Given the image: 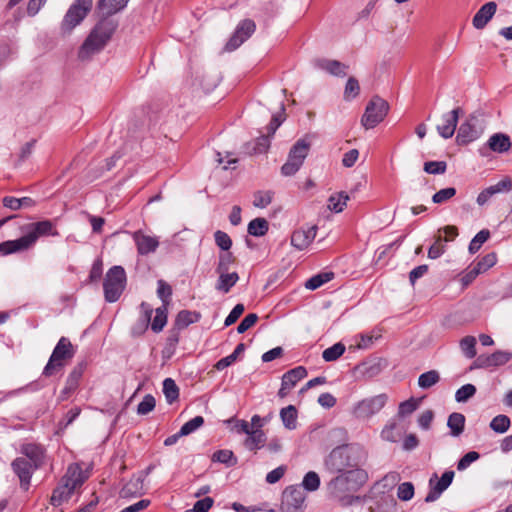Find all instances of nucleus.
Here are the masks:
<instances>
[{
  "label": "nucleus",
  "mask_w": 512,
  "mask_h": 512,
  "mask_svg": "<svg viewBox=\"0 0 512 512\" xmlns=\"http://www.w3.org/2000/svg\"><path fill=\"white\" fill-rule=\"evenodd\" d=\"M337 476L327 484V491L330 497L343 507L351 506L360 498L354 493L360 490L368 480V473L365 469H352L343 472H336Z\"/></svg>",
  "instance_id": "1"
},
{
  "label": "nucleus",
  "mask_w": 512,
  "mask_h": 512,
  "mask_svg": "<svg viewBox=\"0 0 512 512\" xmlns=\"http://www.w3.org/2000/svg\"><path fill=\"white\" fill-rule=\"evenodd\" d=\"M367 452L359 444L339 445L325 458V467L331 472H343L352 469H364Z\"/></svg>",
  "instance_id": "2"
},
{
  "label": "nucleus",
  "mask_w": 512,
  "mask_h": 512,
  "mask_svg": "<svg viewBox=\"0 0 512 512\" xmlns=\"http://www.w3.org/2000/svg\"><path fill=\"white\" fill-rule=\"evenodd\" d=\"M116 29V24L107 19L99 21L91 30L78 51L81 60L90 59L94 54L99 53L110 41Z\"/></svg>",
  "instance_id": "3"
},
{
  "label": "nucleus",
  "mask_w": 512,
  "mask_h": 512,
  "mask_svg": "<svg viewBox=\"0 0 512 512\" xmlns=\"http://www.w3.org/2000/svg\"><path fill=\"white\" fill-rule=\"evenodd\" d=\"M23 231H25V234L18 238L22 251L32 248L41 237L59 235L55 224L51 220L30 223L23 227Z\"/></svg>",
  "instance_id": "4"
},
{
  "label": "nucleus",
  "mask_w": 512,
  "mask_h": 512,
  "mask_svg": "<svg viewBox=\"0 0 512 512\" xmlns=\"http://www.w3.org/2000/svg\"><path fill=\"white\" fill-rule=\"evenodd\" d=\"M23 231H25V234L18 238L22 251L32 248L41 237L59 235L55 224L51 220L30 223L23 227Z\"/></svg>",
  "instance_id": "5"
},
{
  "label": "nucleus",
  "mask_w": 512,
  "mask_h": 512,
  "mask_svg": "<svg viewBox=\"0 0 512 512\" xmlns=\"http://www.w3.org/2000/svg\"><path fill=\"white\" fill-rule=\"evenodd\" d=\"M126 272L122 266L111 267L104 278L103 289L105 300L109 303L116 302L126 287Z\"/></svg>",
  "instance_id": "6"
},
{
  "label": "nucleus",
  "mask_w": 512,
  "mask_h": 512,
  "mask_svg": "<svg viewBox=\"0 0 512 512\" xmlns=\"http://www.w3.org/2000/svg\"><path fill=\"white\" fill-rule=\"evenodd\" d=\"M75 350L71 341L66 337H61L56 344L48 363L44 367L43 374L52 376L65 366L66 360L74 357Z\"/></svg>",
  "instance_id": "7"
},
{
  "label": "nucleus",
  "mask_w": 512,
  "mask_h": 512,
  "mask_svg": "<svg viewBox=\"0 0 512 512\" xmlns=\"http://www.w3.org/2000/svg\"><path fill=\"white\" fill-rule=\"evenodd\" d=\"M389 111V104L379 96H373L368 102L364 114L361 118V124L366 129H373L381 123Z\"/></svg>",
  "instance_id": "8"
},
{
  "label": "nucleus",
  "mask_w": 512,
  "mask_h": 512,
  "mask_svg": "<svg viewBox=\"0 0 512 512\" xmlns=\"http://www.w3.org/2000/svg\"><path fill=\"white\" fill-rule=\"evenodd\" d=\"M92 5L93 0H75L62 20V31L71 32L78 26L90 12Z\"/></svg>",
  "instance_id": "9"
},
{
  "label": "nucleus",
  "mask_w": 512,
  "mask_h": 512,
  "mask_svg": "<svg viewBox=\"0 0 512 512\" xmlns=\"http://www.w3.org/2000/svg\"><path fill=\"white\" fill-rule=\"evenodd\" d=\"M310 150V143L299 139L290 149L288 159L281 168L284 176L294 175L303 165Z\"/></svg>",
  "instance_id": "10"
},
{
  "label": "nucleus",
  "mask_w": 512,
  "mask_h": 512,
  "mask_svg": "<svg viewBox=\"0 0 512 512\" xmlns=\"http://www.w3.org/2000/svg\"><path fill=\"white\" fill-rule=\"evenodd\" d=\"M386 394H379L358 402L354 409V415L359 419H368L378 413L386 404Z\"/></svg>",
  "instance_id": "11"
},
{
  "label": "nucleus",
  "mask_w": 512,
  "mask_h": 512,
  "mask_svg": "<svg viewBox=\"0 0 512 512\" xmlns=\"http://www.w3.org/2000/svg\"><path fill=\"white\" fill-rule=\"evenodd\" d=\"M483 132L479 119L470 115L459 127L456 141L460 145H466L478 139Z\"/></svg>",
  "instance_id": "12"
},
{
  "label": "nucleus",
  "mask_w": 512,
  "mask_h": 512,
  "mask_svg": "<svg viewBox=\"0 0 512 512\" xmlns=\"http://www.w3.org/2000/svg\"><path fill=\"white\" fill-rule=\"evenodd\" d=\"M306 496L298 486L287 487L282 495V512H300L304 506Z\"/></svg>",
  "instance_id": "13"
},
{
  "label": "nucleus",
  "mask_w": 512,
  "mask_h": 512,
  "mask_svg": "<svg viewBox=\"0 0 512 512\" xmlns=\"http://www.w3.org/2000/svg\"><path fill=\"white\" fill-rule=\"evenodd\" d=\"M454 471H445L441 478L437 474H433L429 480V492L425 497V502L431 503L439 499L441 494L451 485L454 478Z\"/></svg>",
  "instance_id": "14"
},
{
  "label": "nucleus",
  "mask_w": 512,
  "mask_h": 512,
  "mask_svg": "<svg viewBox=\"0 0 512 512\" xmlns=\"http://www.w3.org/2000/svg\"><path fill=\"white\" fill-rule=\"evenodd\" d=\"M512 359V352L497 350L490 355H480L474 362L475 368H494L505 365Z\"/></svg>",
  "instance_id": "15"
},
{
  "label": "nucleus",
  "mask_w": 512,
  "mask_h": 512,
  "mask_svg": "<svg viewBox=\"0 0 512 512\" xmlns=\"http://www.w3.org/2000/svg\"><path fill=\"white\" fill-rule=\"evenodd\" d=\"M256 25L250 19H245L239 23L235 33L226 44L228 51L237 49L244 41H246L255 31Z\"/></svg>",
  "instance_id": "16"
},
{
  "label": "nucleus",
  "mask_w": 512,
  "mask_h": 512,
  "mask_svg": "<svg viewBox=\"0 0 512 512\" xmlns=\"http://www.w3.org/2000/svg\"><path fill=\"white\" fill-rule=\"evenodd\" d=\"M461 112V108L458 107L442 115L441 123L436 127L441 137L449 139L454 135Z\"/></svg>",
  "instance_id": "17"
},
{
  "label": "nucleus",
  "mask_w": 512,
  "mask_h": 512,
  "mask_svg": "<svg viewBox=\"0 0 512 512\" xmlns=\"http://www.w3.org/2000/svg\"><path fill=\"white\" fill-rule=\"evenodd\" d=\"M89 478L88 470H83L80 464L74 463L68 466L66 474L62 478V482L69 485L74 491L81 487Z\"/></svg>",
  "instance_id": "18"
},
{
  "label": "nucleus",
  "mask_w": 512,
  "mask_h": 512,
  "mask_svg": "<svg viewBox=\"0 0 512 512\" xmlns=\"http://www.w3.org/2000/svg\"><path fill=\"white\" fill-rule=\"evenodd\" d=\"M132 238L135 242L139 255H148L155 252L159 247V240L157 237L147 235L141 230L135 231L132 234Z\"/></svg>",
  "instance_id": "19"
},
{
  "label": "nucleus",
  "mask_w": 512,
  "mask_h": 512,
  "mask_svg": "<svg viewBox=\"0 0 512 512\" xmlns=\"http://www.w3.org/2000/svg\"><path fill=\"white\" fill-rule=\"evenodd\" d=\"M11 465L13 471L20 479L21 487L27 490L30 485L32 473L37 468H34L33 463L22 457L16 458Z\"/></svg>",
  "instance_id": "20"
},
{
  "label": "nucleus",
  "mask_w": 512,
  "mask_h": 512,
  "mask_svg": "<svg viewBox=\"0 0 512 512\" xmlns=\"http://www.w3.org/2000/svg\"><path fill=\"white\" fill-rule=\"evenodd\" d=\"M316 234V226L302 227L293 232L291 236V244L298 250H304L313 242Z\"/></svg>",
  "instance_id": "21"
},
{
  "label": "nucleus",
  "mask_w": 512,
  "mask_h": 512,
  "mask_svg": "<svg viewBox=\"0 0 512 512\" xmlns=\"http://www.w3.org/2000/svg\"><path fill=\"white\" fill-rule=\"evenodd\" d=\"M511 189H512L511 180L508 178H505V179L499 181L498 183H496L495 185H491V186L487 187L486 189H484L482 192H480L477 197V203L480 206H483L484 204H486L489 201V199L492 196H494L498 193H501V192H508Z\"/></svg>",
  "instance_id": "22"
},
{
  "label": "nucleus",
  "mask_w": 512,
  "mask_h": 512,
  "mask_svg": "<svg viewBox=\"0 0 512 512\" xmlns=\"http://www.w3.org/2000/svg\"><path fill=\"white\" fill-rule=\"evenodd\" d=\"M497 9L495 2L484 4L474 15L472 24L476 29H483L494 16Z\"/></svg>",
  "instance_id": "23"
},
{
  "label": "nucleus",
  "mask_w": 512,
  "mask_h": 512,
  "mask_svg": "<svg viewBox=\"0 0 512 512\" xmlns=\"http://www.w3.org/2000/svg\"><path fill=\"white\" fill-rule=\"evenodd\" d=\"M21 453L24 454L34 464V468H39L43 464L45 451L38 444L27 443L21 447Z\"/></svg>",
  "instance_id": "24"
},
{
  "label": "nucleus",
  "mask_w": 512,
  "mask_h": 512,
  "mask_svg": "<svg viewBox=\"0 0 512 512\" xmlns=\"http://www.w3.org/2000/svg\"><path fill=\"white\" fill-rule=\"evenodd\" d=\"M487 147L496 153H505L511 148L510 137L504 133H495L487 141Z\"/></svg>",
  "instance_id": "25"
},
{
  "label": "nucleus",
  "mask_w": 512,
  "mask_h": 512,
  "mask_svg": "<svg viewBox=\"0 0 512 512\" xmlns=\"http://www.w3.org/2000/svg\"><path fill=\"white\" fill-rule=\"evenodd\" d=\"M129 0H99L97 9L103 16H111L124 9Z\"/></svg>",
  "instance_id": "26"
},
{
  "label": "nucleus",
  "mask_w": 512,
  "mask_h": 512,
  "mask_svg": "<svg viewBox=\"0 0 512 512\" xmlns=\"http://www.w3.org/2000/svg\"><path fill=\"white\" fill-rule=\"evenodd\" d=\"M217 274L219 275V277L215 284V289L224 294L228 293L239 280V275L237 272H226Z\"/></svg>",
  "instance_id": "27"
},
{
  "label": "nucleus",
  "mask_w": 512,
  "mask_h": 512,
  "mask_svg": "<svg viewBox=\"0 0 512 512\" xmlns=\"http://www.w3.org/2000/svg\"><path fill=\"white\" fill-rule=\"evenodd\" d=\"M74 490L69 487V485L64 484L62 481L60 485H58L54 490L50 498V503L53 506H60L63 503L67 502Z\"/></svg>",
  "instance_id": "28"
},
{
  "label": "nucleus",
  "mask_w": 512,
  "mask_h": 512,
  "mask_svg": "<svg viewBox=\"0 0 512 512\" xmlns=\"http://www.w3.org/2000/svg\"><path fill=\"white\" fill-rule=\"evenodd\" d=\"M306 376H307V370L305 367L298 366L296 368H293L283 375V377H282L283 386L285 388L292 389L297 384V382H299Z\"/></svg>",
  "instance_id": "29"
},
{
  "label": "nucleus",
  "mask_w": 512,
  "mask_h": 512,
  "mask_svg": "<svg viewBox=\"0 0 512 512\" xmlns=\"http://www.w3.org/2000/svg\"><path fill=\"white\" fill-rule=\"evenodd\" d=\"M244 445L249 450H257L264 446L265 433L261 429H250Z\"/></svg>",
  "instance_id": "30"
},
{
  "label": "nucleus",
  "mask_w": 512,
  "mask_h": 512,
  "mask_svg": "<svg viewBox=\"0 0 512 512\" xmlns=\"http://www.w3.org/2000/svg\"><path fill=\"white\" fill-rule=\"evenodd\" d=\"M2 203L4 207L13 211L35 206V201L30 197L15 198L12 196H6L2 199Z\"/></svg>",
  "instance_id": "31"
},
{
  "label": "nucleus",
  "mask_w": 512,
  "mask_h": 512,
  "mask_svg": "<svg viewBox=\"0 0 512 512\" xmlns=\"http://www.w3.org/2000/svg\"><path fill=\"white\" fill-rule=\"evenodd\" d=\"M143 490V479L138 476L131 478L130 481L123 486L120 493L122 497H134L141 495Z\"/></svg>",
  "instance_id": "32"
},
{
  "label": "nucleus",
  "mask_w": 512,
  "mask_h": 512,
  "mask_svg": "<svg viewBox=\"0 0 512 512\" xmlns=\"http://www.w3.org/2000/svg\"><path fill=\"white\" fill-rule=\"evenodd\" d=\"M319 67L331 75L343 77L347 74V66L337 60H321L318 63Z\"/></svg>",
  "instance_id": "33"
},
{
  "label": "nucleus",
  "mask_w": 512,
  "mask_h": 512,
  "mask_svg": "<svg viewBox=\"0 0 512 512\" xmlns=\"http://www.w3.org/2000/svg\"><path fill=\"white\" fill-rule=\"evenodd\" d=\"M141 308L143 310V314L132 329L134 335H141L144 333L150 324L153 312L152 308L144 302L141 304Z\"/></svg>",
  "instance_id": "34"
},
{
  "label": "nucleus",
  "mask_w": 512,
  "mask_h": 512,
  "mask_svg": "<svg viewBox=\"0 0 512 512\" xmlns=\"http://www.w3.org/2000/svg\"><path fill=\"white\" fill-rule=\"evenodd\" d=\"M200 317V313L196 311L182 310L177 314L175 326L178 329H184L190 324L197 322Z\"/></svg>",
  "instance_id": "35"
},
{
  "label": "nucleus",
  "mask_w": 512,
  "mask_h": 512,
  "mask_svg": "<svg viewBox=\"0 0 512 512\" xmlns=\"http://www.w3.org/2000/svg\"><path fill=\"white\" fill-rule=\"evenodd\" d=\"M447 426L451 430V435L458 437L464 431L465 416L458 412L450 414L448 417Z\"/></svg>",
  "instance_id": "36"
},
{
  "label": "nucleus",
  "mask_w": 512,
  "mask_h": 512,
  "mask_svg": "<svg viewBox=\"0 0 512 512\" xmlns=\"http://www.w3.org/2000/svg\"><path fill=\"white\" fill-rule=\"evenodd\" d=\"M402 436V429L395 421H391L385 425L381 431V438L385 441L395 443Z\"/></svg>",
  "instance_id": "37"
},
{
  "label": "nucleus",
  "mask_w": 512,
  "mask_h": 512,
  "mask_svg": "<svg viewBox=\"0 0 512 512\" xmlns=\"http://www.w3.org/2000/svg\"><path fill=\"white\" fill-rule=\"evenodd\" d=\"M348 200L349 196L344 192L333 194L328 199V208L336 213L342 212Z\"/></svg>",
  "instance_id": "38"
},
{
  "label": "nucleus",
  "mask_w": 512,
  "mask_h": 512,
  "mask_svg": "<svg viewBox=\"0 0 512 512\" xmlns=\"http://www.w3.org/2000/svg\"><path fill=\"white\" fill-rule=\"evenodd\" d=\"M280 417L287 429L292 430L296 428L297 410L293 405L282 408L280 411Z\"/></svg>",
  "instance_id": "39"
},
{
  "label": "nucleus",
  "mask_w": 512,
  "mask_h": 512,
  "mask_svg": "<svg viewBox=\"0 0 512 512\" xmlns=\"http://www.w3.org/2000/svg\"><path fill=\"white\" fill-rule=\"evenodd\" d=\"M269 225L265 218H255L248 224V233L255 237L264 236L268 231Z\"/></svg>",
  "instance_id": "40"
},
{
  "label": "nucleus",
  "mask_w": 512,
  "mask_h": 512,
  "mask_svg": "<svg viewBox=\"0 0 512 512\" xmlns=\"http://www.w3.org/2000/svg\"><path fill=\"white\" fill-rule=\"evenodd\" d=\"M476 338L474 336H465L463 337L460 342H459V346H460V349H461V352L463 353V355L468 358V359H472L476 356L477 354V351H476Z\"/></svg>",
  "instance_id": "41"
},
{
  "label": "nucleus",
  "mask_w": 512,
  "mask_h": 512,
  "mask_svg": "<svg viewBox=\"0 0 512 512\" xmlns=\"http://www.w3.org/2000/svg\"><path fill=\"white\" fill-rule=\"evenodd\" d=\"M334 277L332 272L320 273L312 276L305 282V288L308 290H316L323 284L329 282Z\"/></svg>",
  "instance_id": "42"
},
{
  "label": "nucleus",
  "mask_w": 512,
  "mask_h": 512,
  "mask_svg": "<svg viewBox=\"0 0 512 512\" xmlns=\"http://www.w3.org/2000/svg\"><path fill=\"white\" fill-rule=\"evenodd\" d=\"M167 323V307L162 305L155 310V316L153 321L151 322V329L155 333H159L163 330L164 326Z\"/></svg>",
  "instance_id": "43"
},
{
  "label": "nucleus",
  "mask_w": 512,
  "mask_h": 512,
  "mask_svg": "<svg viewBox=\"0 0 512 512\" xmlns=\"http://www.w3.org/2000/svg\"><path fill=\"white\" fill-rule=\"evenodd\" d=\"M440 380V374L436 370H430L425 373H422L418 378V385L422 389H428L435 384H437Z\"/></svg>",
  "instance_id": "44"
},
{
  "label": "nucleus",
  "mask_w": 512,
  "mask_h": 512,
  "mask_svg": "<svg viewBox=\"0 0 512 512\" xmlns=\"http://www.w3.org/2000/svg\"><path fill=\"white\" fill-rule=\"evenodd\" d=\"M163 393L168 403H173L179 397V388L175 381L171 378H166L163 381Z\"/></svg>",
  "instance_id": "45"
},
{
  "label": "nucleus",
  "mask_w": 512,
  "mask_h": 512,
  "mask_svg": "<svg viewBox=\"0 0 512 512\" xmlns=\"http://www.w3.org/2000/svg\"><path fill=\"white\" fill-rule=\"evenodd\" d=\"M490 231L488 229H483L479 231L471 240L468 250L471 254H475L481 246L489 239Z\"/></svg>",
  "instance_id": "46"
},
{
  "label": "nucleus",
  "mask_w": 512,
  "mask_h": 512,
  "mask_svg": "<svg viewBox=\"0 0 512 512\" xmlns=\"http://www.w3.org/2000/svg\"><path fill=\"white\" fill-rule=\"evenodd\" d=\"M301 485L306 491L314 492L318 490L320 486V477L316 472L309 471L305 474Z\"/></svg>",
  "instance_id": "47"
},
{
  "label": "nucleus",
  "mask_w": 512,
  "mask_h": 512,
  "mask_svg": "<svg viewBox=\"0 0 512 512\" xmlns=\"http://www.w3.org/2000/svg\"><path fill=\"white\" fill-rule=\"evenodd\" d=\"M510 419L506 415H497L490 422V428L496 433H505L510 427Z\"/></svg>",
  "instance_id": "48"
},
{
  "label": "nucleus",
  "mask_w": 512,
  "mask_h": 512,
  "mask_svg": "<svg viewBox=\"0 0 512 512\" xmlns=\"http://www.w3.org/2000/svg\"><path fill=\"white\" fill-rule=\"evenodd\" d=\"M345 352V346L342 343H336L333 346L325 349L322 353V357L326 362H332L337 360Z\"/></svg>",
  "instance_id": "49"
},
{
  "label": "nucleus",
  "mask_w": 512,
  "mask_h": 512,
  "mask_svg": "<svg viewBox=\"0 0 512 512\" xmlns=\"http://www.w3.org/2000/svg\"><path fill=\"white\" fill-rule=\"evenodd\" d=\"M212 460L226 464L228 466H234L237 464V458L234 456L231 450H218L213 456Z\"/></svg>",
  "instance_id": "50"
},
{
  "label": "nucleus",
  "mask_w": 512,
  "mask_h": 512,
  "mask_svg": "<svg viewBox=\"0 0 512 512\" xmlns=\"http://www.w3.org/2000/svg\"><path fill=\"white\" fill-rule=\"evenodd\" d=\"M360 86L356 78L350 77L345 85L344 99L350 101L359 95Z\"/></svg>",
  "instance_id": "51"
},
{
  "label": "nucleus",
  "mask_w": 512,
  "mask_h": 512,
  "mask_svg": "<svg viewBox=\"0 0 512 512\" xmlns=\"http://www.w3.org/2000/svg\"><path fill=\"white\" fill-rule=\"evenodd\" d=\"M235 262V257L231 252H224L219 255V261L216 267L217 273L229 272L230 266Z\"/></svg>",
  "instance_id": "52"
},
{
  "label": "nucleus",
  "mask_w": 512,
  "mask_h": 512,
  "mask_svg": "<svg viewBox=\"0 0 512 512\" xmlns=\"http://www.w3.org/2000/svg\"><path fill=\"white\" fill-rule=\"evenodd\" d=\"M497 262V255L494 252L486 254L481 260H479L474 267L481 274L486 272L489 268L493 267Z\"/></svg>",
  "instance_id": "53"
},
{
  "label": "nucleus",
  "mask_w": 512,
  "mask_h": 512,
  "mask_svg": "<svg viewBox=\"0 0 512 512\" xmlns=\"http://www.w3.org/2000/svg\"><path fill=\"white\" fill-rule=\"evenodd\" d=\"M204 424V418L202 416H196L192 418L191 420L187 421L181 428H180V435L187 436L197 429H199Z\"/></svg>",
  "instance_id": "54"
},
{
  "label": "nucleus",
  "mask_w": 512,
  "mask_h": 512,
  "mask_svg": "<svg viewBox=\"0 0 512 512\" xmlns=\"http://www.w3.org/2000/svg\"><path fill=\"white\" fill-rule=\"evenodd\" d=\"M475 393L476 387L473 384H465L456 391L455 399L457 402L463 403L473 397Z\"/></svg>",
  "instance_id": "55"
},
{
  "label": "nucleus",
  "mask_w": 512,
  "mask_h": 512,
  "mask_svg": "<svg viewBox=\"0 0 512 512\" xmlns=\"http://www.w3.org/2000/svg\"><path fill=\"white\" fill-rule=\"evenodd\" d=\"M85 363L81 362L79 364H77L73 369L72 371L70 372V374L68 375L67 377V380H66V383L69 384L70 386H73L77 389L78 385H79V381L83 375V372L85 370Z\"/></svg>",
  "instance_id": "56"
},
{
  "label": "nucleus",
  "mask_w": 512,
  "mask_h": 512,
  "mask_svg": "<svg viewBox=\"0 0 512 512\" xmlns=\"http://www.w3.org/2000/svg\"><path fill=\"white\" fill-rule=\"evenodd\" d=\"M447 169L445 161H428L424 163V171L428 174H444Z\"/></svg>",
  "instance_id": "57"
},
{
  "label": "nucleus",
  "mask_w": 512,
  "mask_h": 512,
  "mask_svg": "<svg viewBox=\"0 0 512 512\" xmlns=\"http://www.w3.org/2000/svg\"><path fill=\"white\" fill-rule=\"evenodd\" d=\"M157 295L162 300L165 307L168 306L170 297L172 295V288L164 280H158Z\"/></svg>",
  "instance_id": "58"
},
{
  "label": "nucleus",
  "mask_w": 512,
  "mask_h": 512,
  "mask_svg": "<svg viewBox=\"0 0 512 512\" xmlns=\"http://www.w3.org/2000/svg\"><path fill=\"white\" fill-rule=\"evenodd\" d=\"M214 239L216 245L225 252H228L232 246V240L230 236L221 230H217L214 233Z\"/></svg>",
  "instance_id": "59"
},
{
  "label": "nucleus",
  "mask_w": 512,
  "mask_h": 512,
  "mask_svg": "<svg viewBox=\"0 0 512 512\" xmlns=\"http://www.w3.org/2000/svg\"><path fill=\"white\" fill-rule=\"evenodd\" d=\"M456 195V189L447 187L439 190L432 196V201L436 204H442Z\"/></svg>",
  "instance_id": "60"
},
{
  "label": "nucleus",
  "mask_w": 512,
  "mask_h": 512,
  "mask_svg": "<svg viewBox=\"0 0 512 512\" xmlns=\"http://www.w3.org/2000/svg\"><path fill=\"white\" fill-rule=\"evenodd\" d=\"M155 403V398L152 395H145L137 406V413L140 415H146L150 413L155 408Z\"/></svg>",
  "instance_id": "61"
},
{
  "label": "nucleus",
  "mask_w": 512,
  "mask_h": 512,
  "mask_svg": "<svg viewBox=\"0 0 512 512\" xmlns=\"http://www.w3.org/2000/svg\"><path fill=\"white\" fill-rule=\"evenodd\" d=\"M414 496V485L411 482H404L398 486L397 497L402 501H409Z\"/></svg>",
  "instance_id": "62"
},
{
  "label": "nucleus",
  "mask_w": 512,
  "mask_h": 512,
  "mask_svg": "<svg viewBox=\"0 0 512 512\" xmlns=\"http://www.w3.org/2000/svg\"><path fill=\"white\" fill-rule=\"evenodd\" d=\"M271 201H272L271 192L258 191L254 194L253 205L258 208H265L271 203Z\"/></svg>",
  "instance_id": "63"
},
{
  "label": "nucleus",
  "mask_w": 512,
  "mask_h": 512,
  "mask_svg": "<svg viewBox=\"0 0 512 512\" xmlns=\"http://www.w3.org/2000/svg\"><path fill=\"white\" fill-rule=\"evenodd\" d=\"M480 457L479 453L476 451H470L466 453L457 463V469L459 471L465 470L468 468L473 462L478 460Z\"/></svg>",
  "instance_id": "64"
}]
</instances>
